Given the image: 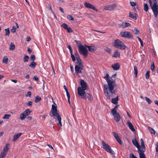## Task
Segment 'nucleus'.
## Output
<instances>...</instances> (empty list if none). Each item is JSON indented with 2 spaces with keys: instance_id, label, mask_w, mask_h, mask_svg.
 Here are the masks:
<instances>
[{
  "instance_id": "obj_1",
  "label": "nucleus",
  "mask_w": 158,
  "mask_h": 158,
  "mask_svg": "<svg viewBox=\"0 0 158 158\" xmlns=\"http://www.w3.org/2000/svg\"><path fill=\"white\" fill-rule=\"evenodd\" d=\"M115 80V79H112V80L109 79H106L108 86L105 85L104 91L106 96L108 99H110V97H114L113 95L115 94L114 91H113Z\"/></svg>"
},
{
  "instance_id": "obj_2",
  "label": "nucleus",
  "mask_w": 158,
  "mask_h": 158,
  "mask_svg": "<svg viewBox=\"0 0 158 158\" xmlns=\"http://www.w3.org/2000/svg\"><path fill=\"white\" fill-rule=\"evenodd\" d=\"M150 5L155 17L158 15V0H153L152 4L151 0H148Z\"/></svg>"
},
{
  "instance_id": "obj_3",
  "label": "nucleus",
  "mask_w": 158,
  "mask_h": 158,
  "mask_svg": "<svg viewBox=\"0 0 158 158\" xmlns=\"http://www.w3.org/2000/svg\"><path fill=\"white\" fill-rule=\"evenodd\" d=\"M80 84L81 87L80 86L78 87V93L79 96H83L85 94V90L87 89L86 83L84 80H82L80 81Z\"/></svg>"
},
{
  "instance_id": "obj_4",
  "label": "nucleus",
  "mask_w": 158,
  "mask_h": 158,
  "mask_svg": "<svg viewBox=\"0 0 158 158\" xmlns=\"http://www.w3.org/2000/svg\"><path fill=\"white\" fill-rule=\"evenodd\" d=\"M112 45L116 48L121 50H124L126 48V46L123 42L118 39L114 40L112 43Z\"/></svg>"
},
{
  "instance_id": "obj_5",
  "label": "nucleus",
  "mask_w": 158,
  "mask_h": 158,
  "mask_svg": "<svg viewBox=\"0 0 158 158\" xmlns=\"http://www.w3.org/2000/svg\"><path fill=\"white\" fill-rule=\"evenodd\" d=\"M79 53L82 54L85 57H86L88 55V51L87 49V46L86 45H83L79 44L78 46Z\"/></svg>"
},
{
  "instance_id": "obj_6",
  "label": "nucleus",
  "mask_w": 158,
  "mask_h": 158,
  "mask_svg": "<svg viewBox=\"0 0 158 158\" xmlns=\"http://www.w3.org/2000/svg\"><path fill=\"white\" fill-rule=\"evenodd\" d=\"M117 106H115L111 110V113L114 117V118L116 122H118L121 118L119 114L117 113L116 110Z\"/></svg>"
},
{
  "instance_id": "obj_7",
  "label": "nucleus",
  "mask_w": 158,
  "mask_h": 158,
  "mask_svg": "<svg viewBox=\"0 0 158 158\" xmlns=\"http://www.w3.org/2000/svg\"><path fill=\"white\" fill-rule=\"evenodd\" d=\"M102 144L103 148L105 149L107 152L111 154H113L114 153V152L112 150L110 146L107 144L104 141H102Z\"/></svg>"
},
{
  "instance_id": "obj_8",
  "label": "nucleus",
  "mask_w": 158,
  "mask_h": 158,
  "mask_svg": "<svg viewBox=\"0 0 158 158\" xmlns=\"http://www.w3.org/2000/svg\"><path fill=\"white\" fill-rule=\"evenodd\" d=\"M9 145V144L7 143L4 147L1 153V158H4L6 156L9 149V148L8 147Z\"/></svg>"
},
{
  "instance_id": "obj_9",
  "label": "nucleus",
  "mask_w": 158,
  "mask_h": 158,
  "mask_svg": "<svg viewBox=\"0 0 158 158\" xmlns=\"http://www.w3.org/2000/svg\"><path fill=\"white\" fill-rule=\"evenodd\" d=\"M120 36L122 37L127 38L130 39H132L133 36L132 34L128 31H123L121 32L120 33Z\"/></svg>"
},
{
  "instance_id": "obj_10",
  "label": "nucleus",
  "mask_w": 158,
  "mask_h": 158,
  "mask_svg": "<svg viewBox=\"0 0 158 158\" xmlns=\"http://www.w3.org/2000/svg\"><path fill=\"white\" fill-rule=\"evenodd\" d=\"M52 114H49L52 117L53 116H56L58 114H59L57 113V107L56 105L55 106L54 105H52Z\"/></svg>"
},
{
  "instance_id": "obj_11",
  "label": "nucleus",
  "mask_w": 158,
  "mask_h": 158,
  "mask_svg": "<svg viewBox=\"0 0 158 158\" xmlns=\"http://www.w3.org/2000/svg\"><path fill=\"white\" fill-rule=\"evenodd\" d=\"M84 5L87 8L91 9L96 11H98V10L95 7L90 3H88L85 2L84 4Z\"/></svg>"
},
{
  "instance_id": "obj_12",
  "label": "nucleus",
  "mask_w": 158,
  "mask_h": 158,
  "mask_svg": "<svg viewBox=\"0 0 158 158\" xmlns=\"http://www.w3.org/2000/svg\"><path fill=\"white\" fill-rule=\"evenodd\" d=\"M116 6L115 4H112L111 5H108L104 7V9L105 10H112Z\"/></svg>"
},
{
  "instance_id": "obj_13",
  "label": "nucleus",
  "mask_w": 158,
  "mask_h": 158,
  "mask_svg": "<svg viewBox=\"0 0 158 158\" xmlns=\"http://www.w3.org/2000/svg\"><path fill=\"white\" fill-rule=\"evenodd\" d=\"M81 98H83L84 100H86L87 98L90 101L93 100L92 95L88 93H85V94H84V96H81Z\"/></svg>"
},
{
  "instance_id": "obj_14",
  "label": "nucleus",
  "mask_w": 158,
  "mask_h": 158,
  "mask_svg": "<svg viewBox=\"0 0 158 158\" xmlns=\"http://www.w3.org/2000/svg\"><path fill=\"white\" fill-rule=\"evenodd\" d=\"M75 69L76 74H78L81 73V70H83V67L76 65L75 67Z\"/></svg>"
},
{
  "instance_id": "obj_15",
  "label": "nucleus",
  "mask_w": 158,
  "mask_h": 158,
  "mask_svg": "<svg viewBox=\"0 0 158 158\" xmlns=\"http://www.w3.org/2000/svg\"><path fill=\"white\" fill-rule=\"evenodd\" d=\"M143 150H141V149H139L138 150V152L139 153V158H146L145 155L143 152Z\"/></svg>"
},
{
  "instance_id": "obj_16",
  "label": "nucleus",
  "mask_w": 158,
  "mask_h": 158,
  "mask_svg": "<svg viewBox=\"0 0 158 158\" xmlns=\"http://www.w3.org/2000/svg\"><path fill=\"white\" fill-rule=\"evenodd\" d=\"M127 125L129 128L132 131H135V129L132 123L129 120H128L127 122Z\"/></svg>"
},
{
  "instance_id": "obj_17",
  "label": "nucleus",
  "mask_w": 158,
  "mask_h": 158,
  "mask_svg": "<svg viewBox=\"0 0 158 158\" xmlns=\"http://www.w3.org/2000/svg\"><path fill=\"white\" fill-rule=\"evenodd\" d=\"M132 142L133 144L138 149H140V145L135 139L132 140Z\"/></svg>"
},
{
  "instance_id": "obj_18",
  "label": "nucleus",
  "mask_w": 158,
  "mask_h": 158,
  "mask_svg": "<svg viewBox=\"0 0 158 158\" xmlns=\"http://www.w3.org/2000/svg\"><path fill=\"white\" fill-rule=\"evenodd\" d=\"M120 65L118 63H116L112 65V67L114 70H117L119 69Z\"/></svg>"
},
{
  "instance_id": "obj_19",
  "label": "nucleus",
  "mask_w": 158,
  "mask_h": 158,
  "mask_svg": "<svg viewBox=\"0 0 158 158\" xmlns=\"http://www.w3.org/2000/svg\"><path fill=\"white\" fill-rule=\"evenodd\" d=\"M56 116V117L59 122V123H58V125L59 127H60L62 126V123L61 122V118L60 115L59 114H58Z\"/></svg>"
},
{
  "instance_id": "obj_20",
  "label": "nucleus",
  "mask_w": 158,
  "mask_h": 158,
  "mask_svg": "<svg viewBox=\"0 0 158 158\" xmlns=\"http://www.w3.org/2000/svg\"><path fill=\"white\" fill-rule=\"evenodd\" d=\"M87 48H88L89 51L91 52H93L96 50V47L94 46H87Z\"/></svg>"
},
{
  "instance_id": "obj_21",
  "label": "nucleus",
  "mask_w": 158,
  "mask_h": 158,
  "mask_svg": "<svg viewBox=\"0 0 158 158\" xmlns=\"http://www.w3.org/2000/svg\"><path fill=\"white\" fill-rule=\"evenodd\" d=\"M22 133H19L14 135L13 139V141H15L21 135Z\"/></svg>"
},
{
  "instance_id": "obj_22",
  "label": "nucleus",
  "mask_w": 158,
  "mask_h": 158,
  "mask_svg": "<svg viewBox=\"0 0 158 158\" xmlns=\"http://www.w3.org/2000/svg\"><path fill=\"white\" fill-rule=\"evenodd\" d=\"M136 15L137 14L136 13L133 14L131 12H130L129 13V16L134 20L137 19Z\"/></svg>"
},
{
  "instance_id": "obj_23",
  "label": "nucleus",
  "mask_w": 158,
  "mask_h": 158,
  "mask_svg": "<svg viewBox=\"0 0 158 158\" xmlns=\"http://www.w3.org/2000/svg\"><path fill=\"white\" fill-rule=\"evenodd\" d=\"M140 142L141 146L142 147V149H141V150H143V151H145L146 150V148L145 146V145L144 144V143L143 139H140Z\"/></svg>"
},
{
  "instance_id": "obj_24",
  "label": "nucleus",
  "mask_w": 158,
  "mask_h": 158,
  "mask_svg": "<svg viewBox=\"0 0 158 158\" xmlns=\"http://www.w3.org/2000/svg\"><path fill=\"white\" fill-rule=\"evenodd\" d=\"M77 64L78 66H82L83 65L81 64V60L80 59V57H77Z\"/></svg>"
},
{
  "instance_id": "obj_25",
  "label": "nucleus",
  "mask_w": 158,
  "mask_h": 158,
  "mask_svg": "<svg viewBox=\"0 0 158 158\" xmlns=\"http://www.w3.org/2000/svg\"><path fill=\"white\" fill-rule=\"evenodd\" d=\"M120 56V53L117 50H116L114 52L112 57H119Z\"/></svg>"
},
{
  "instance_id": "obj_26",
  "label": "nucleus",
  "mask_w": 158,
  "mask_h": 158,
  "mask_svg": "<svg viewBox=\"0 0 158 158\" xmlns=\"http://www.w3.org/2000/svg\"><path fill=\"white\" fill-rule=\"evenodd\" d=\"M118 96H117L114 98H112V99L111 102L112 103L114 104H117L118 103Z\"/></svg>"
},
{
  "instance_id": "obj_27",
  "label": "nucleus",
  "mask_w": 158,
  "mask_h": 158,
  "mask_svg": "<svg viewBox=\"0 0 158 158\" xmlns=\"http://www.w3.org/2000/svg\"><path fill=\"white\" fill-rule=\"evenodd\" d=\"M130 25H131V24L129 23H127V22H125V23L123 22L121 24L122 27L123 28H124L126 27H129L130 26Z\"/></svg>"
},
{
  "instance_id": "obj_28",
  "label": "nucleus",
  "mask_w": 158,
  "mask_h": 158,
  "mask_svg": "<svg viewBox=\"0 0 158 158\" xmlns=\"http://www.w3.org/2000/svg\"><path fill=\"white\" fill-rule=\"evenodd\" d=\"M31 112L29 109H27L24 111L23 114H24L26 116H27L30 114Z\"/></svg>"
},
{
  "instance_id": "obj_29",
  "label": "nucleus",
  "mask_w": 158,
  "mask_h": 158,
  "mask_svg": "<svg viewBox=\"0 0 158 158\" xmlns=\"http://www.w3.org/2000/svg\"><path fill=\"white\" fill-rule=\"evenodd\" d=\"M36 63L34 61H32V62L31 63V64L29 65V66L32 69H34L36 65Z\"/></svg>"
},
{
  "instance_id": "obj_30",
  "label": "nucleus",
  "mask_w": 158,
  "mask_h": 158,
  "mask_svg": "<svg viewBox=\"0 0 158 158\" xmlns=\"http://www.w3.org/2000/svg\"><path fill=\"white\" fill-rule=\"evenodd\" d=\"M8 58L7 57V56H4L2 62L3 63H5L6 64H7L8 63Z\"/></svg>"
},
{
  "instance_id": "obj_31",
  "label": "nucleus",
  "mask_w": 158,
  "mask_h": 158,
  "mask_svg": "<svg viewBox=\"0 0 158 158\" xmlns=\"http://www.w3.org/2000/svg\"><path fill=\"white\" fill-rule=\"evenodd\" d=\"M29 59V56L26 55H24L23 59V61L24 62H27L28 61Z\"/></svg>"
},
{
  "instance_id": "obj_32",
  "label": "nucleus",
  "mask_w": 158,
  "mask_h": 158,
  "mask_svg": "<svg viewBox=\"0 0 158 158\" xmlns=\"http://www.w3.org/2000/svg\"><path fill=\"white\" fill-rule=\"evenodd\" d=\"M11 116L10 114H5L2 117L3 119H8Z\"/></svg>"
},
{
  "instance_id": "obj_33",
  "label": "nucleus",
  "mask_w": 158,
  "mask_h": 158,
  "mask_svg": "<svg viewBox=\"0 0 158 158\" xmlns=\"http://www.w3.org/2000/svg\"><path fill=\"white\" fill-rule=\"evenodd\" d=\"M41 100V98L40 96H36L35 97V102H39L40 100Z\"/></svg>"
},
{
  "instance_id": "obj_34",
  "label": "nucleus",
  "mask_w": 158,
  "mask_h": 158,
  "mask_svg": "<svg viewBox=\"0 0 158 158\" xmlns=\"http://www.w3.org/2000/svg\"><path fill=\"white\" fill-rule=\"evenodd\" d=\"M5 35L9 37L10 35V31L9 28L5 29Z\"/></svg>"
},
{
  "instance_id": "obj_35",
  "label": "nucleus",
  "mask_w": 158,
  "mask_h": 158,
  "mask_svg": "<svg viewBox=\"0 0 158 158\" xmlns=\"http://www.w3.org/2000/svg\"><path fill=\"white\" fill-rule=\"evenodd\" d=\"M15 44L11 43L9 48V49L10 50H13L15 49Z\"/></svg>"
},
{
  "instance_id": "obj_36",
  "label": "nucleus",
  "mask_w": 158,
  "mask_h": 158,
  "mask_svg": "<svg viewBox=\"0 0 158 158\" xmlns=\"http://www.w3.org/2000/svg\"><path fill=\"white\" fill-rule=\"evenodd\" d=\"M148 6L147 4L145 3L144 5V10L147 12L148 11Z\"/></svg>"
},
{
  "instance_id": "obj_37",
  "label": "nucleus",
  "mask_w": 158,
  "mask_h": 158,
  "mask_svg": "<svg viewBox=\"0 0 158 158\" xmlns=\"http://www.w3.org/2000/svg\"><path fill=\"white\" fill-rule=\"evenodd\" d=\"M148 129L150 131V132L151 133L155 135V131L152 128L150 127H148Z\"/></svg>"
},
{
  "instance_id": "obj_38",
  "label": "nucleus",
  "mask_w": 158,
  "mask_h": 158,
  "mask_svg": "<svg viewBox=\"0 0 158 158\" xmlns=\"http://www.w3.org/2000/svg\"><path fill=\"white\" fill-rule=\"evenodd\" d=\"M26 116L25 114H23V113L21 114L19 118L21 120H23L26 118Z\"/></svg>"
},
{
  "instance_id": "obj_39",
  "label": "nucleus",
  "mask_w": 158,
  "mask_h": 158,
  "mask_svg": "<svg viewBox=\"0 0 158 158\" xmlns=\"http://www.w3.org/2000/svg\"><path fill=\"white\" fill-rule=\"evenodd\" d=\"M134 70L135 71L134 74L135 75V77H136L138 74V71L137 67L135 65L134 66Z\"/></svg>"
},
{
  "instance_id": "obj_40",
  "label": "nucleus",
  "mask_w": 158,
  "mask_h": 158,
  "mask_svg": "<svg viewBox=\"0 0 158 158\" xmlns=\"http://www.w3.org/2000/svg\"><path fill=\"white\" fill-rule=\"evenodd\" d=\"M61 26L65 30H66L68 27V25L65 23H64L61 25Z\"/></svg>"
},
{
  "instance_id": "obj_41",
  "label": "nucleus",
  "mask_w": 158,
  "mask_h": 158,
  "mask_svg": "<svg viewBox=\"0 0 158 158\" xmlns=\"http://www.w3.org/2000/svg\"><path fill=\"white\" fill-rule=\"evenodd\" d=\"M145 99L149 104H151L152 102V101L147 97H145Z\"/></svg>"
},
{
  "instance_id": "obj_42",
  "label": "nucleus",
  "mask_w": 158,
  "mask_h": 158,
  "mask_svg": "<svg viewBox=\"0 0 158 158\" xmlns=\"http://www.w3.org/2000/svg\"><path fill=\"white\" fill-rule=\"evenodd\" d=\"M150 76V71H148L145 74V77L147 79L149 78Z\"/></svg>"
},
{
  "instance_id": "obj_43",
  "label": "nucleus",
  "mask_w": 158,
  "mask_h": 158,
  "mask_svg": "<svg viewBox=\"0 0 158 158\" xmlns=\"http://www.w3.org/2000/svg\"><path fill=\"white\" fill-rule=\"evenodd\" d=\"M67 18L69 20H73L74 19L72 16L70 15H68L67 16Z\"/></svg>"
},
{
  "instance_id": "obj_44",
  "label": "nucleus",
  "mask_w": 158,
  "mask_h": 158,
  "mask_svg": "<svg viewBox=\"0 0 158 158\" xmlns=\"http://www.w3.org/2000/svg\"><path fill=\"white\" fill-rule=\"evenodd\" d=\"M133 31L134 33L136 35H138L139 33V31L136 28H135Z\"/></svg>"
},
{
  "instance_id": "obj_45",
  "label": "nucleus",
  "mask_w": 158,
  "mask_h": 158,
  "mask_svg": "<svg viewBox=\"0 0 158 158\" xmlns=\"http://www.w3.org/2000/svg\"><path fill=\"white\" fill-rule=\"evenodd\" d=\"M35 59V56L34 55H31L30 57V59L34 61Z\"/></svg>"
},
{
  "instance_id": "obj_46",
  "label": "nucleus",
  "mask_w": 158,
  "mask_h": 158,
  "mask_svg": "<svg viewBox=\"0 0 158 158\" xmlns=\"http://www.w3.org/2000/svg\"><path fill=\"white\" fill-rule=\"evenodd\" d=\"M116 139V140H117V141L118 142V143L120 144L121 145L122 144V141L119 137L118 138H117Z\"/></svg>"
},
{
  "instance_id": "obj_47",
  "label": "nucleus",
  "mask_w": 158,
  "mask_h": 158,
  "mask_svg": "<svg viewBox=\"0 0 158 158\" xmlns=\"http://www.w3.org/2000/svg\"><path fill=\"white\" fill-rule=\"evenodd\" d=\"M155 66L154 63L153 62L151 65V70L152 71H154L155 70Z\"/></svg>"
},
{
  "instance_id": "obj_48",
  "label": "nucleus",
  "mask_w": 158,
  "mask_h": 158,
  "mask_svg": "<svg viewBox=\"0 0 158 158\" xmlns=\"http://www.w3.org/2000/svg\"><path fill=\"white\" fill-rule=\"evenodd\" d=\"M71 53V57L72 58V60L74 62L75 61V56L73 54V53Z\"/></svg>"
},
{
  "instance_id": "obj_49",
  "label": "nucleus",
  "mask_w": 158,
  "mask_h": 158,
  "mask_svg": "<svg viewBox=\"0 0 158 158\" xmlns=\"http://www.w3.org/2000/svg\"><path fill=\"white\" fill-rule=\"evenodd\" d=\"M112 133L113 135L116 139L119 137L118 135L114 132H113Z\"/></svg>"
},
{
  "instance_id": "obj_50",
  "label": "nucleus",
  "mask_w": 158,
  "mask_h": 158,
  "mask_svg": "<svg viewBox=\"0 0 158 158\" xmlns=\"http://www.w3.org/2000/svg\"><path fill=\"white\" fill-rule=\"evenodd\" d=\"M32 102L31 101H29L27 104L26 105L31 107L32 106Z\"/></svg>"
},
{
  "instance_id": "obj_51",
  "label": "nucleus",
  "mask_w": 158,
  "mask_h": 158,
  "mask_svg": "<svg viewBox=\"0 0 158 158\" xmlns=\"http://www.w3.org/2000/svg\"><path fill=\"white\" fill-rule=\"evenodd\" d=\"M105 50L107 52L109 53H111V50L110 48H106Z\"/></svg>"
},
{
  "instance_id": "obj_52",
  "label": "nucleus",
  "mask_w": 158,
  "mask_h": 158,
  "mask_svg": "<svg viewBox=\"0 0 158 158\" xmlns=\"http://www.w3.org/2000/svg\"><path fill=\"white\" fill-rule=\"evenodd\" d=\"M66 30H67V31L69 33H71L73 32V31L72 30V29L69 27H68L67 29H66Z\"/></svg>"
},
{
  "instance_id": "obj_53",
  "label": "nucleus",
  "mask_w": 158,
  "mask_h": 158,
  "mask_svg": "<svg viewBox=\"0 0 158 158\" xmlns=\"http://www.w3.org/2000/svg\"><path fill=\"white\" fill-rule=\"evenodd\" d=\"M68 48L70 50V53H73V51L71 45H69L68 46Z\"/></svg>"
},
{
  "instance_id": "obj_54",
  "label": "nucleus",
  "mask_w": 158,
  "mask_h": 158,
  "mask_svg": "<svg viewBox=\"0 0 158 158\" xmlns=\"http://www.w3.org/2000/svg\"><path fill=\"white\" fill-rule=\"evenodd\" d=\"M48 8L49 10H51L52 12L53 13V11L52 9L51 6L50 4H49L48 5Z\"/></svg>"
},
{
  "instance_id": "obj_55",
  "label": "nucleus",
  "mask_w": 158,
  "mask_h": 158,
  "mask_svg": "<svg viewBox=\"0 0 158 158\" xmlns=\"http://www.w3.org/2000/svg\"><path fill=\"white\" fill-rule=\"evenodd\" d=\"M130 158H137L133 154H131L130 155Z\"/></svg>"
},
{
  "instance_id": "obj_56",
  "label": "nucleus",
  "mask_w": 158,
  "mask_h": 158,
  "mask_svg": "<svg viewBox=\"0 0 158 158\" xmlns=\"http://www.w3.org/2000/svg\"><path fill=\"white\" fill-rule=\"evenodd\" d=\"M16 30V29L15 28H14L13 27V28L11 30V31L12 33H14L15 32Z\"/></svg>"
},
{
  "instance_id": "obj_57",
  "label": "nucleus",
  "mask_w": 158,
  "mask_h": 158,
  "mask_svg": "<svg viewBox=\"0 0 158 158\" xmlns=\"http://www.w3.org/2000/svg\"><path fill=\"white\" fill-rule=\"evenodd\" d=\"M33 79L35 81H38V80H39L38 77L36 76H35L34 77Z\"/></svg>"
},
{
  "instance_id": "obj_58",
  "label": "nucleus",
  "mask_w": 158,
  "mask_h": 158,
  "mask_svg": "<svg viewBox=\"0 0 158 158\" xmlns=\"http://www.w3.org/2000/svg\"><path fill=\"white\" fill-rule=\"evenodd\" d=\"M31 92H30V91L28 92L27 93V95H26V96H28L29 97H31Z\"/></svg>"
},
{
  "instance_id": "obj_59",
  "label": "nucleus",
  "mask_w": 158,
  "mask_h": 158,
  "mask_svg": "<svg viewBox=\"0 0 158 158\" xmlns=\"http://www.w3.org/2000/svg\"><path fill=\"white\" fill-rule=\"evenodd\" d=\"M156 152H158V143L157 142H156Z\"/></svg>"
},
{
  "instance_id": "obj_60",
  "label": "nucleus",
  "mask_w": 158,
  "mask_h": 158,
  "mask_svg": "<svg viewBox=\"0 0 158 158\" xmlns=\"http://www.w3.org/2000/svg\"><path fill=\"white\" fill-rule=\"evenodd\" d=\"M130 3L131 5L132 6H134L136 5V3L134 2H131Z\"/></svg>"
},
{
  "instance_id": "obj_61",
  "label": "nucleus",
  "mask_w": 158,
  "mask_h": 158,
  "mask_svg": "<svg viewBox=\"0 0 158 158\" xmlns=\"http://www.w3.org/2000/svg\"><path fill=\"white\" fill-rule=\"evenodd\" d=\"M67 95L68 97V98H70V95L69 93L68 92V91L66 92Z\"/></svg>"
},
{
  "instance_id": "obj_62",
  "label": "nucleus",
  "mask_w": 158,
  "mask_h": 158,
  "mask_svg": "<svg viewBox=\"0 0 158 158\" xmlns=\"http://www.w3.org/2000/svg\"><path fill=\"white\" fill-rule=\"evenodd\" d=\"M109 75L108 74H106V75L104 77V78L106 80L107 79H109Z\"/></svg>"
},
{
  "instance_id": "obj_63",
  "label": "nucleus",
  "mask_w": 158,
  "mask_h": 158,
  "mask_svg": "<svg viewBox=\"0 0 158 158\" xmlns=\"http://www.w3.org/2000/svg\"><path fill=\"white\" fill-rule=\"evenodd\" d=\"M116 75V74H115L114 75H112V76L111 77V79H115V77Z\"/></svg>"
},
{
  "instance_id": "obj_64",
  "label": "nucleus",
  "mask_w": 158,
  "mask_h": 158,
  "mask_svg": "<svg viewBox=\"0 0 158 158\" xmlns=\"http://www.w3.org/2000/svg\"><path fill=\"white\" fill-rule=\"evenodd\" d=\"M74 41L76 42L77 45H78H78L79 44H79V43H80V41H77V40H74Z\"/></svg>"
}]
</instances>
